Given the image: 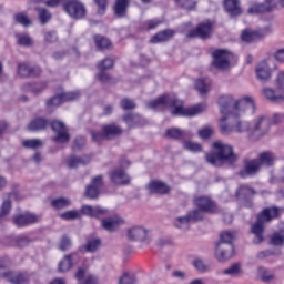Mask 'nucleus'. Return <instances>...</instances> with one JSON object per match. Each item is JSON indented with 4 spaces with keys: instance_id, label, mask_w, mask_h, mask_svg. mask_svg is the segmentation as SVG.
I'll use <instances>...</instances> for the list:
<instances>
[{
    "instance_id": "50",
    "label": "nucleus",
    "mask_w": 284,
    "mask_h": 284,
    "mask_svg": "<svg viewBox=\"0 0 284 284\" xmlns=\"http://www.w3.org/2000/svg\"><path fill=\"white\" fill-rule=\"evenodd\" d=\"M179 8H183V10H187L189 12L192 10H196V1L193 0H174Z\"/></svg>"
},
{
    "instance_id": "35",
    "label": "nucleus",
    "mask_w": 284,
    "mask_h": 284,
    "mask_svg": "<svg viewBox=\"0 0 284 284\" xmlns=\"http://www.w3.org/2000/svg\"><path fill=\"white\" fill-rule=\"evenodd\" d=\"M34 10L38 13V19L41 26H45V23H49L51 21L52 13L48 11V9L43 7H36Z\"/></svg>"
},
{
    "instance_id": "11",
    "label": "nucleus",
    "mask_w": 284,
    "mask_h": 284,
    "mask_svg": "<svg viewBox=\"0 0 284 284\" xmlns=\"http://www.w3.org/2000/svg\"><path fill=\"white\" fill-rule=\"evenodd\" d=\"M261 172V165L256 159L244 158L243 168L237 172L240 179H247L250 176H256Z\"/></svg>"
},
{
    "instance_id": "60",
    "label": "nucleus",
    "mask_w": 284,
    "mask_h": 284,
    "mask_svg": "<svg viewBox=\"0 0 284 284\" xmlns=\"http://www.w3.org/2000/svg\"><path fill=\"white\" fill-rule=\"evenodd\" d=\"M120 106L122 110H134L136 109V103L132 99L124 98L120 101Z\"/></svg>"
},
{
    "instance_id": "42",
    "label": "nucleus",
    "mask_w": 284,
    "mask_h": 284,
    "mask_svg": "<svg viewBox=\"0 0 284 284\" xmlns=\"http://www.w3.org/2000/svg\"><path fill=\"white\" fill-rule=\"evenodd\" d=\"M9 197L4 199L2 205L0 207V221L6 219L8 214L12 211V200L10 199V193L8 194Z\"/></svg>"
},
{
    "instance_id": "54",
    "label": "nucleus",
    "mask_w": 284,
    "mask_h": 284,
    "mask_svg": "<svg viewBox=\"0 0 284 284\" xmlns=\"http://www.w3.org/2000/svg\"><path fill=\"white\" fill-rule=\"evenodd\" d=\"M270 245H274L275 247H283L284 235H282L281 233H274L271 236Z\"/></svg>"
},
{
    "instance_id": "45",
    "label": "nucleus",
    "mask_w": 284,
    "mask_h": 284,
    "mask_svg": "<svg viewBox=\"0 0 284 284\" xmlns=\"http://www.w3.org/2000/svg\"><path fill=\"white\" fill-rule=\"evenodd\" d=\"M23 148L27 150H39L43 146V141L40 139H29L22 142Z\"/></svg>"
},
{
    "instance_id": "36",
    "label": "nucleus",
    "mask_w": 284,
    "mask_h": 284,
    "mask_svg": "<svg viewBox=\"0 0 284 284\" xmlns=\"http://www.w3.org/2000/svg\"><path fill=\"white\" fill-rule=\"evenodd\" d=\"M101 247V239L99 237H93V239H87V244L82 247H80V252H97Z\"/></svg>"
},
{
    "instance_id": "32",
    "label": "nucleus",
    "mask_w": 284,
    "mask_h": 284,
    "mask_svg": "<svg viewBox=\"0 0 284 284\" xmlns=\"http://www.w3.org/2000/svg\"><path fill=\"white\" fill-rule=\"evenodd\" d=\"M48 88V82H34L23 84L24 92H32V94H41Z\"/></svg>"
},
{
    "instance_id": "16",
    "label": "nucleus",
    "mask_w": 284,
    "mask_h": 284,
    "mask_svg": "<svg viewBox=\"0 0 284 284\" xmlns=\"http://www.w3.org/2000/svg\"><path fill=\"white\" fill-rule=\"evenodd\" d=\"M234 255V244L217 243L215 250V256L220 263L230 261Z\"/></svg>"
},
{
    "instance_id": "63",
    "label": "nucleus",
    "mask_w": 284,
    "mask_h": 284,
    "mask_svg": "<svg viewBox=\"0 0 284 284\" xmlns=\"http://www.w3.org/2000/svg\"><path fill=\"white\" fill-rule=\"evenodd\" d=\"M30 65L22 63L18 65V74L23 78L30 77Z\"/></svg>"
},
{
    "instance_id": "7",
    "label": "nucleus",
    "mask_w": 284,
    "mask_h": 284,
    "mask_svg": "<svg viewBox=\"0 0 284 284\" xmlns=\"http://www.w3.org/2000/svg\"><path fill=\"white\" fill-rule=\"evenodd\" d=\"M63 10L71 19H84L85 14H88L85 4L79 0H69L63 4Z\"/></svg>"
},
{
    "instance_id": "21",
    "label": "nucleus",
    "mask_w": 284,
    "mask_h": 284,
    "mask_svg": "<svg viewBox=\"0 0 284 284\" xmlns=\"http://www.w3.org/2000/svg\"><path fill=\"white\" fill-rule=\"evenodd\" d=\"M49 125L50 120L43 116H38L30 121V123L27 126V130L29 132H43V130H47Z\"/></svg>"
},
{
    "instance_id": "8",
    "label": "nucleus",
    "mask_w": 284,
    "mask_h": 284,
    "mask_svg": "<svg viewBox=\"0 0 284 284\" xmlns=\"http://www.w3.org/2000/svg\"><path fill=\"white\" fill-rule=\"evenodd\" d=\"M267 34H272V27H264L262 29H245L242 31L241 39L244 43H254L260 39H265Z\"/></svg>"
},
{
    "instance_id": "22",
    "label": "nucleus",
    "mask_w": 284,
    "mask_h": 284,
    "mask_svg": "<svg viewBox=\"0 0 284 284\" xmlns=\"http://www.w3.org/2000/svg\"><path fill=\"white\" fill-rule=\"evenodd\" d=\"M122 119L128 128H143L148 123L139 113H128Z\"/></svg>"
},
{
    "instance_id": "37",
    "label": "nucleus",
    "mask_w": 284,
    "mask_h": 284,
    "mask_svg": "<svg viewBox=\"0 0 284 284\" xmlns=\"http://www.w3.org/2000/svg\"><path fill=\"white\" fill-rule=\"evenodd\" d=\"M263 94L268 101H272L273 103H283L284 97L281 94H276V91L272 88H264Z\"/></svg>"
},
{
    "instance_id": "9",
    "label": "nucleus",
    "mask_w": 284,
    "mask_h": 284,
    "mask_svg": "<svg viewBox=\"0 0 284 284\" xmlns=\"http://www.w3.org/2000/svg\"><path fill=\"white\" fill-rule=\"evenodd\" d=\"M230 57H232V52L226 49H216L212 52V65L216 68V70H226L230 68Z\"/></svg>"
},
{
    "instance_id": "46",
    "label": "nucleus",
    "mask_w": 284,
    "mask_h": 284,
    "mask_svg": "<svg viewBox=\"0 0 284 284\" xmlns=\"http://www.w3.org/2000/svg\"><path fill=\"white\" fill-rule=\"evenodd\" d=\"M191 223L192 222H190V217H187V215L176 217L174 221V225L178 230H190Z\"/></svg>"
},
{
    "instance_id": "28",
    "label": "nucleus",
    "mask_w": 284,
    "mask_h": 284,
    "mask_svg": "<svg viewBox=\"0 0 284 284\" xmlns=\"http://www.w3.org/2000/svg\"><path fill=\"white\" fill-rule=\"evenodd\" d=\"M256 160L260 168H263V165L264 168H272V165H274V161H276V156H274V153L270 151H264L258 154Z\"/></svg>"
},
{
    "instance_id": "48",
    "label": "nucleus",
    "mask_w": 284,
    "mask_h": 284,
    "mask_svg": "<svg viewBox=\"0 0 284 284\" xmlns=\"http://www.w3.org/2000/svg\"><path fill=\"white\" fill-rule=\"evenodd\" d=\"M186 216L191 223H199V221H203L204 216L203 211L200 209H195L190 211Z\"/></svg>"
},
{
    "instance_id": "24",
    "label": "nucleus",
    "mask_w": 284,
    "mask_h": 284,
    "mask_svg": "<svg viewBox=\"0 0 284 284\" xmlns=\"http://www.w3.org/2000/svg\"><path fill=\"white\" fill-rule=\"evenodd\" d=\"M92 161V156L90 155H70L67 158V165L71 170L74 168H79V165H88Z\"/></svg>"
},
{
    "instance_id": "31",
    "label": "nucleus",
    "mask_w": 284,
    "mask_h": 284,
    "mask_svg": "<svg viewBox=\"0 0 284 284\" xmlns=\"http://www.w3.org/2000/svg\"><path fill=\"white\" fill-rule=\"evenodd\" d=\"M102 132L106 139H114V136H121L123 134V129L116 124H106L102 128Z\"/></svg>"
},
{
    "instance_id": "49",
    "label": "nucleus",
    "mask_w": 284,
    "mask_h": 284,
    "mask_svg": "<svg viewBox=\"0 0 284 284\" xmlns=\"http://www.w3.org/2000/svg\"><path fill=\"white\" fill-rule=\"evenodd\" d=\"M60 219L63 221H77V219H81V212L78 210L65 211L60 214Z\"/></svg>"
},
{
    "instance_id": "12",
    "label": "nucleus",
    "mask_w": 284,
    "mask_h": 284,
    "mask_svg": "<svg viewBox=\"0 0 284 284\" xmlns=\"http://www.w3.org/2000/svg\"><path fill=\"white\" fill-rule=\"evenodd\" d=\"M256 190H254L252 186L242 184L237 187L235 197L237 201H242L245 207H252V205H254L252 197L256 196Z\"/></svg>"
},
{
    "instance_id": "20",
    "label": "nucleus",
    "mask_w": 284,
    "mask_h": 284,
    "mask_svg": "<svg viewBox=\"0 0 284 284\" xmlns=\"http://www.w3.org/2000/svg\"><path fill=\"white\" fill-rule=\"evenodd\" d=\"M146 189L149 190L150 194H170V185L163 181L153 180L151 181Z\"/></svg>"
},
{
    "instance_id": "62",
    "label": "nucleus",
    "mask_w": 284,
    "mask_h": 284,
    "mask_svg": "<svg viewBox=\"0 0 284 284\" xmlns=\"http://www.w3.org/2000/svg\"><path fill=\"white\" fill-rule=\"evenodd\" d=\"M61 103H63V100L61 98V94L59 95H54L51 99L47 100V108H52V106H59L61 105Z\"/></svg>"
},
{
    "instance_id": "61",
    "label": "nucleus",
    "mask_w": 284,
    "mask_h": 284,
    "mask_svg": "<svg viewBox=\"0 0 284 284\" xmlns=\"http://www.w3.org/2000/svg\"><path fill=\"white\" fill-rule=\"evenodd\" d=\"M95 79L100 81V83H112L113 78L110 77V73L104 70H100V72L95 75Z\"/></svg>"
},
{
    "instance_id": "64",
    "label": "nucleus",
    "mask_w": 284,
    "mask_h": 284,
    "mask_svg": "<svg viewBox=\"0 0 284 284\" xmlns=\"http://www.w3.org/2000/svg\"><path fill=\"white\" fill-rule=\"evenodd\" d=\"M104 182H103V175H97L92 178L91 180V186L97 187L98 190H101L103 187Z\"/></svg>"
},
{
    "instance_id": "26",
    "label": "nucleus",
    "mask_w": 284,
    "mask_h": 284,
    "mask_svg": "<svg viewBox=\"0 0 284 284\" xmlns=\"http://www.w3.org/2000/svg\"><path fill=\"white\" fill-rule=\"evenodd\" d=\"M130 8V0H115L113 12L119 19L128 17V9Z\"/></svg>"
},
{
    "instance_id": "4",
    "label": "nucleus",
    "mask_w": 284,
    "mask_h": 284,
    "mask_svg": "<svg viewBox=\"0 0 284 284\" xmlns=\"http://www.w3.org/2000/svg\"><path fill=\"white\" fill-rule=\"evenodd\" d=\"M278 216H281V209L278 206L265 207L257 214L255 223L251 226V234H254L255 236L253 240L255 245L265 241V237L263 236L265 233V223H272V221L278 219Z\"/></svg>"
},
{
    "instance_id": "56",
    "label": "nucleus",
    "mask_w": 284,
    "mask_h": 284,
    "mask_svg": "<svg viewBox=\"0 0 284 284\" xmlns=\"http://www.w3.org/2000/svg\"><path fill=\"white\" fill-rule=\"evenodd\" d=\"M85 148V138L77 136L73 141L72 150L73 152H79Z\"/></svg>"
},
{
    "instance_id": "39",
    "label": "nucleus",
    "mask_w": 284,
    "mask_h": 284,
    "mask_svg": "<svg viewBox=\"0 0 284 284\" xmlns=\"http://www.w3.org/2000/svg\"><path fill=\"white\" fill-rule=\"evenodd\" d=\"M94 42H95L98 50H111V48H112V42L110 41V39H108L103 36H95Z\"/></svg>"
},
{
    "instance_id": "13",
    "label": "nucleus",
    "mask_w": 284,
    "mask_h": 284,
    "mask_svg": "<svg viewBox=\"0 0 284 284\" xmlns=\"http://www.w3.org/2000/svg\"><path fill=\"white\" fill-rule=\"evenodd\" d=\"M109 178L111 183H113V185H130L131 183V179L130 175H128V173L125 172V170H123V168H115L112 171L109 172Z\"/></svg>"
},
{
    "instance_id": "57",
    "label": "nucleus",
    "mask_w": 284,
    "mask_h": 284,
    "mask_svg": "<svg viewBox=\"0 0 284 284\" xmlns=\"http://www.w3.org/2000/svg\"><path fill=\"white\" fill-rule=\"evenodd\" d=\"M101 190H99L95 186H92V184L88 185L85 189V196L88 199H99Z\"/></svg>"
},
{
    "instance_id": "5",
    "label": "nucleus",
    "mask_w": 284,
    "mask_h": 284,
    "mask_svg": "<svg viewBox=\"0 0 284 284\" xmlns=\"http://www.w3.org/2000/svg\"><path fill=\"white\" fill-rule=\"evenodd\" d=\"M272 126V122L270 118L262 115L253 122L251 125V140L258 141V139H263L267 132H270V128Z\"/></svg>"
},
{
    "instance_id": "14",
    "label": "nucleus",
    "mask_w": 284,
    "mask_h": 284,
    "mask_svg": "<svg viewBox=\"0 0 284 284\" xmlns=\"http://www.w3.org/2000/svg\"><path fill=\"white\" fill-rule=\"evenodd\" d=\"M39 221H41V216L31 212L13 216V223L17 227H28V225H34V223H39Z\"/></svg>"
},
{
    "instance_id": "17",
    "label": "nucleus",
    "mask_w": 284,
    "mask_h": 284,
    "mask_svg": "<svg viewBox=\"0 0 284 284\" xmlns=\"http://www.w3.org/2000/svg\"><path fill=\"white\" fill-rule=\"evenodd\" d=\"M129 241H140V243H145L146 245L150 243V239H148V230L142 226H135L128 231Z\"/></svg>"
},
{
    "instance_id": "18",
    "label": "nucleus",
    "mask_w": 284,
    "mask_h": 284,
    "mask_svg": "<svg viewBox=\"0 0 284 284\" xmlns=\"http://www.w3.org/2000/svg\"><path fill=\"white\" fill-rule=\"evenodd\" d=\"M224 10L231 19H236V17L243 14L240 0H224Z\"/></svg>"
},
{
    "instance_id": "47",
    "label": "nucleus",
    "mask_w": 284,
    "mask_h": 284,
    "mask_svg": "<svg viewBox=\"0 0 284 284\" xmlns=\"http://www.w3.org/2000/svg\"><path fill=\"white\" fill-rule=\"evenodd\" d=\"M14 21H16V23H19L20 26H23L24 28H29V26H32V20H30L29 17L24 12L16 13Z\"/></svg>"
},
{
    "instance_id": "30",
    "label": "nucleus",
    "mask_w": 284,
    "mask_h": 284,
    "mask_svg": "<svg viewBox=\"0 0 284 284\" xmlns=\"http://www.w3.org/2000/svg\"><path fill=\"white\" fill-rule=\"evenodd\" d=\"M174 37V30L166 29L155 33L151 39L150 43H165V41H170Z\"/></svg>"
},
{
    "instance_id": "6",
    "label": "nucleus",
    "mask_w": 284,
    "mask_h": 284,
    "mask_svg": "<svg viewBox=\"0 0 284 284\" xmlns=\"http://www.w3.org/2000/svg\"><path fill=\"white\" fill-rule=\"evenodd\" d=\"M214 32V22L211 20H206L204 22H200L195 29L190 30L186 34L187 39H202L205 41L212 37Z\"/></svg>"
},
{
    "instance_id": "55",
    "label": "nucleus",
    "mask_w": 284,
    "mask_h": 284,
    "mask_svg": "<svg viewBox=\"0 0 284 284\" xmlns=\"http://www.w3.org/2000/svg\"><path fill=\"white\" fill-rule=\"evenodd\" d=\"M62 99V103H65V101H77L81 97V93L79 91L73 92H64L60 94Z\"/></svg>"
},
{
    "instance_id": "52",
    "label": "nucleus",
    "mask_w": 284,
    "mask_h": 284,
    "mask_svg": "<svg viewBox=\"0 0 284 284\" xmlns=\"http://www.w3.org/2000/svg\"><path fill=\"white\" fill-rule=\"evenodd\" d=\"M183 148L189 152H203V146L199 142L184 141Z\"/></svg>"
},
{
    "instance_id": "10",
    "label": "nucleus",
    "mask_w": 284,
    "mask_h": 284,
    "mask_svg": "<svg viewBox=\"0 0 284 284\" xmlns=\"http://www.w3.org/2000/svg\"><path fill=\"white\" fill-rule=\"evenodd\" d=\"M49 125L53 132H55V136L52 138V141L55 143H68L70 142V133H68V126H65V123L53 120L49 121Z\"/></svg>"
},
{
    "instance_id": "59",
    "label": "nucleus",
    "mask_w": 284,
    "mask_h": 284,
    "mask_svg": "<svg viewBox=\"0 0 284 284\" xmlns=\"http://www.w3.org/2000/svg\"><path fill=\"white\" fill-rule=\"evenodd\" d=\"M136 283V275L124 273L119 281V284H134Z\"/></svg>"
},
{
    "instance_id": "27",
    "label": "nucleus",
    "mask_w": 284,
    "mask_h": 284,
    "mask_svg": "<svg viewBox=\"0 0 284 284\" xmlns=\"http://www.w3.org/2000/svg\"><path fill=\"white\" fill-rule=\"evenodd\" d=\"M79 261V253L73 252L69 255H65L64 258L59 263L58 270L59 272L65 273L70 272L72 268V262Z\"/></svg>"
},
{
    "instance_id": "1",
    "label": "nucleus",
    "mask_w": 284,
    "mask_h": 284,
    "mask_svg": "<svg viewBox=\"0 0 284 284\" xmlns=\"http://www.w3.org/2000/svg\"><path fill=\"white\" fill-rule=\"evenodd\" d=\"M217 104L223 115V118L220 119V132L224 135L235 132L234 120L230 121L231 124L225 123V121L232 119V116H241V114H245V112H250L251 114L256 112V103H254V100L250 97L234 100V95L232 94L221 95L217 100Z\"/></svg>"
},
{
    "instance_id": "58",
    "label": "nucleus",
    "mask_w": 284,
    "mask_h": 284,
    "mask_svg": "<svg viewBox=\"0 0 284 284\" xmlns=\"http://www.w3.org/2000/svg\"><path fill=\"white\" fill-rule=\"evenodd\" d=\"M161 23H163V20H161V19L146 20L143 23V28H145V30H155V28H159V26H161Z\"/></svg>"
},
{
    "instance_id": "23",
    "label": "nucleus",
    "mask_w": 284,
    "mask_h": 284,
    "mask_svg": "<svg viewBox=\"0 0 284 284\" xmlns=\"http://www.w3.org/2000/svg\"><path fill=\"white\" fill-rule=\"evenodd\" d=\"M3 276H6L7 282L11 284H24L30 281V275H28V273L11 271L10 273H4Z\"/></svg>"
},
{
    "instance_id": "25",
    "label": "nucleus",
    "mask_w": 284,
    "mask_h": 284,
    "mask_svg": "<svg viewBox=\"0 0 284 284\" xmlns=\"http://www.w3.org/2000/svg\"><path fill=\"white\" fill-rule=\"evenodd\" d=\"M81 214L85 216H90L91 219H99L100 216H105L108 214V210L101 209V206H90L82 205Z\"/></svg>"
},
{
    "instance_id": "3",
    "label": "nucleus",
    "mask_w": 284,
    "mask_h": 284,
    "mask_svg": "<svg viewBox=\"0 0 284 284\" xmlns=\"http://www.w3.org/2000/svg\"><path fill=\"white\" fill-rule=\"evenodd\" d=\"M213 151L205 154V161L213 168L232 166L239 162V154L234 153V146L221 141L213 142Z\"/></svg>"
},
{
    "instance_id": "38",
    "label": "nucleus",
    "mask_w": 284,
    "mask_h": 284,
    "mask_svg": "<svg viewBox=\"0 0 284 284\" xmlns=\"http://www.w3.org/2000/svg\"><path fill=\"white\" fill-rule=\"evenodd\" d=\"M16 39L18 45H21L22 48H32V45H34V41L27 33H16Z\"/></svg>"
},
{
    "instance_id": "33",
    "label": "nucleus",
    "mask_w": 284,
    "mask_h": 284,
    "mask_svg": "<svg viewBox=\"0 0 284 284\" xmlns=\"http://www.w3.org/2000/svg\"><path fill=\"white\" fill-rule=\"evenodd\" d=\"M212 88V80L210 78H201L195 80V89L200 94H207Z\"/></svg>"
},
{
    "instance_id": "44",
    "label": "nucleus",
    "mask_w": 284,
    "mask_h": 284,
    "mask_svg": "<svg viewBox=\"0 0 284 284\" xmlns=\"http://www.w3.org/2000/svg\"><path fill=\"white\" fill-rule=\"evenodd\" d=\"M248 14H265V12H272L264 3H254L248 10Z\"/></svg>"
},
{
    "instance_id": "53",
    "label": "nucleus",
    "mask_w": 284,
    "mask_h": 284,
    "mask_svg": "<svg viewBox=\"0 0 284 284\" xmlns=\"http://www.w3.org/2000/svg\"><path fill=\"white\" fill-rule=\"evenodd\" d=\"M98 70H112L114 68V60L112 58H105L97 65Z\"/></svg>"
},
{
    "instance_id": "2",
    "label": "nucleus",
    "mask_w": 284,
    "mask_h": 284,
    "mask_svg": "<svg viewBox=\"0 0 284 284\" xmlns=\"http://www.w3.org/2000/svg\"><path fill=\"white\" fill-rule=\"evenodd\" d=\"M146 108H149V110H161L162 108H171L172 116H196L205 110L204 104L184 108L183 101L179 100L176 95L170 93L160 95L155 100L149 101L146 103Z\"/></svg>"
},
{
    "instance_id": "40",
    "label": "nucleus",
    "mask_w": 284,
    "mask_h": 284,
    "mask_svg": "<svg viewBox=\"0 0 284 284\" xmlns=\"http://www.w3.org/2000/svg\"><path fill=\"white\" fill-rule=\"evenodd\" d=\"M101 225L103 230H106V232H114L116 227H119V219L116 217H106L101 221Z\"/></svg>"
},
{
    "instance_id": "34",
    "label": "nucleus",
    "mask_w": 284,
    "mask_h": 284,
    "mask_svg": "<svg viewBox=\"0 0 284 284\" xmlns=\"http://www.w3.org/2000/svg\"><path fill=\"white\" fill-rule=\"evenodd\" d=\"M165 135L169 139H174L175 141H183L186 136H191L190 132H185L179 128L168 129Z\"/></svg>"
},
{
    "instance_id": "51",
    "label": "nucleus",
    "mask_w": 284,
    "mask_h": 284,
    "mask_svg": "<svg viewBox=\"0 0 284 284\" xmlns=\"http://www.w3.org/2000/svg\"><path fill=\"white\" fill-rule=\"evenodd\" d=\"M234 233L230 231L222 232L220 234V241L217 243H224V245H234Z\"/></svg>"
},
{
    "instance_id": "15",
    "label": "nucleus",
    "mask_w": 284,
    "mask_h": 284,
    "mask_svg": "<svg viewBox=\"0 0 284 284\" xmlns=\"http://www.w3.org/2000/svg\"><path fill=\"white\" fill-rule=\"evenodd\" d=\"M194 203L197 209L202 212H207L209 214H216L219 212V206H216V202L212 201V199L207 196H199L195 197Z\"/></svg>"
},
{
    "instance_id": "41",
    "label": "nucleus",
    "mask_w": 284,
    "mask_h": 284,
    "mask_svg": "<svg viewBox=\"0 0 284 284\" xmlns=\"http://www.w3.org/2000/svg\"><path fill=\"white\" fill-rule=\"evenodd\" d=\"M223 274H226V276H243V267L241 266V263H235L231 265L229 268H225L223 271Z\"/></svg>"
},
{
    "instance_id": "19",
    "label": "nucleus",
    "mask_w": 284,
    "mask_h": 284,
    "mask_svg": "<svg viewBox=\"0 0 284 284\" xmlns=\"http://www.w3.org/2000/svg\"><path fill=\"white\" fill-rule=\"evenodd\" d=\"M255 72L258 81L262 83H267V81L272 79V69L270 68L267 61L260 62L255 69Z\"/></svg>"
},
{
    "instance_id": "43",
    "label": "nucleus",
    "mask_w": 284,
    "mask_h": 284,
    "mask_svg": "<svg viewBox=\"0 0 284 284\" xmlns=\"http://www.w3.org/2000/svg\"><path fill=\"white\" fill-rule=\"evenodd\" d=\"M71 202L68 197H58L51 201V206L54 210H65V207H70Z\"/></svg>"
},
{
    "instance_id": "29",
    "label": "nucleus",
    "mask_w": 284,
    "mask_h": 284,
    "mask_svg": "<svg viewBox=\"0 0 284 284\" xmlns=\"http://www.w3.org/2000/svg\"><path fill=\"white\" fill-rule=\"evenodd\" d=\"M235 132L239 134H243L245 132H248V139H251V130H252V124L245 120L239 119V116H232Z\"/></svg>"
}]
</instances>
